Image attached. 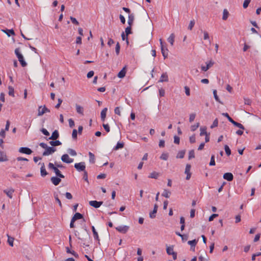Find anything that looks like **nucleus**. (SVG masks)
<instances>
[{
  "label": "nucleus",
  "mask_w": 261,
  "mask_h": 261,
  "mask_svg": "<svg viewBox=\"0 0 261 261\" xmlns=\"http://www.w3.org/2000/svg\"><path fill=\"white\" fill-rule=\"evenodd\" d=\"M83 179L88 183L89 182L88 179V172L86 170L84 171Z\"/></svg>",
  "instance_id": "nucleus-52"
},
{
  "label": "nucleus",
  "mask_w": 261,
  "mask_h": 261,
  "mask_svg": "<svg viewBox=\"0 0 261 261\" xmlns=\"http://www.w3.org/2000/svg\"><path fill=\"white\" fill-rule=\"evenodd\" d=\"M91 228H92V232L93 233V236H94V239L98 241V244H100L99 243L100 240L99 239L98 234V233L96 231V229H95V227L93 226H92Z\"/></svg>",
  "instance_id": "nucleus-24"
},
{
  "label": "nucleus",
  "mask_w": 261,
  "mask_h": 261,
  "mask_svg": "<svg viewBox=\"0 0 261 261\" xmlns=\"http://www.w3.org/2000/svg\"><path fill=\"white\" fill-rule=\"evenodd\" d=\"M8 90H9V92H8L9 95L12 97H14V88L12 86H9L8 87Z\"/></svg>",
  "instance_id": "nucleus-35"
},
{
  "label": "nucleus",
  "mask_w": 261,
  "mask_h": 261,
  "mask_svg": "<svg viewBox=\"0 0 261 261\" xmlns=\"http://www.w3.org/2000/svg\"><path fill=\"white\" fill-rule=\"evenodd\" d=\"M199 126V123H197L196 124L192 125L191 127V130L192 132L195 131Z\"/></svg>",
  "instance_id": "nucleus-50"
},
{
  "label": "nucleus",
  "mask_w": 261,
  "mask_h": 261,
  "mask_svg": "<svg viewBox=\"0 0 261 261\" xmlns=\"http://www.w3.org/2000/svg\"><path fill=\"white\" fill-rule=\"evenodd\" d=\"M48 168L50 169H52L54 170V171L55 172V173H56V175H57V176L58 177H59L60 178H64V175H63L61 171L57 168V167H55V166L54 165V164L51 163H49L48 164Z\"/></svg>",
  "instance_id": "nucleus-2"
},
{
  "label": "nucleus",
  "mask_w": 261,
  "mask_h": 261,
  "mask_svg": "<svg viewBox=\"0 0 261 261\" xmlns=\"http://www.w3.org/2000/svg\"><path fill=\"white\" fill-rule=\"evenodd\" d=\"M107 111L108 109L107 108H105L101 112L100 116L101 119L102 121H104L105 120Z\"/></svg>",
  "instance_id": "nucleus-22"
},
{
  "label": "nucleus",
  "mask_w": 261,
  "mask_h": 261,
  "mask_svg": "<svg viewBox=\"0 0 261 261\" xmlns=\"http://www.w3.org/2000/svg\"><path fill=\"white\" fill-rule=\"evenodd\" d=\"M7 236L8 237V243L9 244V245L11 247L13 246V242L14 240V238L13 237H11L8 234H7Z\"/></svg>",
  "instance_id": "nucleus-28"
},
{
  "label": "nucleus",
  "mask_w": 261,
  "mask_h": 261,
  "mask_svg": "<svg viewBox=\"0 0 261 261\" xmlns=\"http://www.w3.org/2000/svg\"><path fill=\"white\" fill-rule=\"evenodd\" d=\"M67 152L69 154H70L72 156H75L77 154L76 152L71 148L68 149Z\"/></svg>",
  "instance_id": "nucleus-39"
},
{
  "label": "nucleus",
  "mask_w": 261,
  "mask_h": 261,
  "mask_svg": "<svg viewBox=\"0 0 261 261\" xmlns=\"http://www.w3.org/2000/svg\"><path fill=\"white\" fill-rule=\"evenodd\" d=\"M102 201H97L96 200H92L89 202V204L95 208L99 207L102 204Z\"/></svg>",
  "instance_id": "nucleus-9"
},
{
  "label": "nucleus",
  "mask_w": 261,
  "mask_h": 261,
  "mask_svg": "<svg viewBox=\"0 0 261 261\" xmlns=\"http://www.w3.org/2000/svg\"><path fill=\"white\" fill-rule=\"evenodd\" d=\"M46 112H50V110L45 106L39 107L38 116H42Z\"/></svg>",
  "instance_id": "nucleus-4"
},
{
  "label": "nucleus",
  "mask_w": 261,
  "mask_h": 261,
  "mask_svg": "<svg viewBox=\"0 0 261 261\" xmlns=\"http://www.w3.org/2000/svg\"><path fill=\"white\" fill-rule=\"evenodd\" d=\"M218 120L217 118H216L214 120L213 124L211 126V128H213L214 127H216L218 126Z\"/></svg>",
  "instance_id": "nucleus-45"
},
{
  "label": "nucleus",
  "mask_w": 261,
  "mask_h": 261,
  "mask_svg": "<svg viewBox=\"0 0 261 261\" xmlns=\"http://www.w3.org/2000/svg\"><path fill=\"white\" fill-rule=\"evenodd\" d=\"M49 144L53 146H59L62 144L61 142L59 140L51 141Z\"/></svg>",
  "instance_id": "nucleus-31"
},
{
  "label": "nucleus",
  "mask_w": 261,
  "mask_h": 261,
  "mask_svg": "<svg viewBox=\"0 0 261 261\" xmlns=\"http://www.w3.org/2000/svg\"><path fill=\"white\" fill-rule=\"evenodd\" d=\"M56 149L53 147H48L45 149V150L43 152V155L46 156L52 154L56 151Z\"/></svg>",
  "instance_id": "nucleus-5"
},
{
  "label": "nucleus",
  "mask_w": 261,
  "mask_h": 261,
  "mask_svg": "<svg viewBox=\"0 0 261 261\" xmlns=\"http://www.w3.org/2000/svg\"><path fill=\"white\" fill-rule=\"evenodd\" d=\"M77 130L75 129H74L73 130L72 133V137L73 139H76V138H77Z\"/></svg>",
  "instance_id": "nucleus-56"
},
{
  "label": "nucleus",
  "mask_w": 261,
  "mask_h": 261,
  "mask_svg": "<svg viewBox=\"0 0 261 261\" xmlns=\"http://www.w3.org/2000/svg\"><path fill=\"white\" fill-rule=\"evenodd\" d=\"M14 192V190L13 188H10L9 189H6L4 190V193H5L7 195V196L11 199L12 198V195Z\"/></svg>",
  "instance_id": "nucleus-17"
},
{
  "label": "nucleus",
  "mask_w": 261,
  "mask_h": 261,
  "mask_svg": "<svg viewBox=\"0 0 261 261\" xmlns=\"http://www.w3.org/2000/svg\"><path fill=\"white\" fill-rule=\"evenodd\" d=\"M15 54H16L18 61L22 67L27 66V64L24 60L22 55L20 52L19 48H17L15 49Z\"/></svg>",
  "instance_id": "nucleus-1"
},
{
  "label": "nucleus",
  "mask_w": 261,
  "mask_h": 261,
  "mask_svg": "<svg viewBox=\"0 0 261 261\" xmlns=\"http://www.w3.org/2000/svg\"><path fill=\"white\" fill-rule=\"evenodd\" d=\"M168 153H163L162 154L161 156H160V159L165 161L167 160L168 158Z\"/></svg>",
  "instance_id": "nucleus-46"
},
{
  "label": "nucleus",
  "mask_w": 261,
  "mask_h": 261,
  "mask_svg": "<svg viewBox=\"0 0 261 261\" xmlns=\"http://www.w3.org/2000/svg\"><path fill=\"white\" fill-rule=\"evenodd\" d=\"M74 168L79 172L85 171L86 166L85 162H80L74 164Z\"/></svg>",
  "instance_id": "nucleus-3"
},
{
  "label": "nucleus",
  "mask_w": 261,
  "mask_h": 261,
  "mask_svg": "<svg viewBox=\"0 0 261 261\" xmlns=\"http://www.w3.org/2000/svg\"><path fill=\"white\" fill-rule=\"evenodd\" d=\"M50 180L55 186L58 185L61 181V179L59 177L53 176L51 177Z\"/></svg>",
  "instance_id": "nucleus-15"
},
{
  "label": "nucleus",
  "mask_w": 261,
  "mask_h": 261,
  "mask_svg": "<svg viewBox=\"0 0 261 261\" xmlns=\"http://www.w3.org/2000/svg\"><path fill=\"white\" fill-rule=\"evenodd\" d=\"M222 115L225 117H226L228 121L231 123L233 121V120L229 116L228 114L227 113H223Z\"/></svg>",
  "instance_id": "nucleus-47"
},
{
  "label": "nucleus",
  "mask_w": 261,
  "mask_h": 261,
  "mask_svg": "<svg viewBox=\"0 0 261 261\" xmlns=\"http://www.w3.org/2000/svg\"><path fill=\"white\" fill-rule=\"evenodd\" d=\"M218 216V214H214L213 215H212L208 218V221H212L214 220V219L217 217Z\"/></svg>",
  "instance_id": "nucleus-61"
},
{
  "label": "nucleus",
  "mask_w": 261,
  "mask_h": 261,
  "mask_svg": "<svg viewBox=\"0 0 261 261\" xmlns=\"http://www.w3.org/2000/svg\"><path fill=\"white\" fill-rule=\"evenodd\" d=\"M76 110L77 113L82 115H84V109L82 107L80 106L79 105L76 104L75 105Z\"/></svg>",
  "instance_id": "nucleus-25"
},
{
  "label": "nucleus",
  "mask_w": 261,
  "mask_h": 261,
  "mask_svg": "<svg viewBox=\"0 0 261 261\" xmlns=\"http://www.w3.org/2000/svg\"><path fill=\"white\" fill-rule=\"evenodd\" d=\"M224 149L226 152V154L229 156L231 154V150L230 149L229 146L227 145H225L224 146Z\"/></svg>",
  "instance_id": "nucleus-42"
},
{
  "label": "nucleus",
  "mask_w": 261,
  "mask_h": 261,
  "mask_svg": "<svg viewBox=\"0 0 261 261\" xmlns=\"http://www.w3.org/2000/svg\"><path fill=\"white\" fill-rule=\"evenodd\" d=\"M129 227L126 225L124 226H119L116 227V229L119 232L125 233L128 230Z\"/></svg>",
  "instance_id": "nucleus-8"
},
{
  "label": "nucleus",
  "mask_w": 261,
  "mask_h": 261,
  "mask_svg": "<svg viewBox=\"0 0 261 261\" xmlns=\"http://www.w3.org/2000/svg\"><path fill=\"white\" fill-rule=\"evenodd\" d=\"M223 177L225 179L228 181H231L233 179V175L230 172L224 173Z\"/></svg>",
  "instance_id": "nucleus-14"
},
{
  "label": "nucleus",
  "mask_w": 261,
  "mask_h": 261,
  "mask_svg": "<svg viewBox=\"0 0 261 261\" xmlns=\"http://www.w3.org/2000/svg\"><path fill=\"white\" fill-rule=\"evenodd\" d=\"M89 162L91 163L94 164L95 163V156L91 152H89Z\"/></svg>",
  "instance_id": "nucleus-32"
},
{
  "label": "nucleus",
  "mask_w": 261,
  "mask_h": 261,
  "mask_svg": "<svg viewBox=\"0 0 261 261\" xmlns=\"http://www.w3.org/2000/svg\"><path fill=\"white\" fill-rule=\"evenodd\" d=\"M59 134L58 131L57 130H55L53 132L51 137H50L48 138V139L56 140L59 138Z\"/></svg>",
  "instance_id": "nucleus-19"
},
{
  "label": "nucleus",
  "mask_w": 261,
  "mask_h": 261,
  "mask_svg": "<svg viewBox=\"0 0 261 261\" xmlns=\"http://www.w3.org/2000/svg\"><path fill=\"white\" fill-rule=\"evenodd\" d=\"M8 160L6 153L0 150V162H5Z\"/></svg>",
  "instance_id": "nucleus-21"
},
{
  "label": "nucleus",
  "mask_w": 261,
  "mask_h": 261,
  "mask_svg": "<svg viewBox=\"0 0 261 261\" xmlns=\"http://www.w3.org/2000/svg\"><path fill=\"white\" fill-rule=\"evenodd\" d=\"M185 90L186 94L187 96H190V88L188 86H185Z\"/></svg>",
  "instance_id": "nucleus-60"
},
{
  "label": "nucleus",
  "mask_w": 261,
  "mask_h": 261,
  "mask_svg": "<svg viewBox=\"0 0 261 261\" xmlns=\"http://www.w3.org/2000/svg\"><path fill=\"white\" fill-rule=\"evenodd\" d=\"M41 132L45 136L49 135V132L45 128H42L41 129Z\"/></svg>",
  "instance_id": "nucleus-63"
},
{
  "label": "nucleus",
  "mask_w": 261,
  "mask_h": 261,
  "mask_svg": "<svg viewBox=\"0 0 261 261\" xmlns=\"http://www.w3.org/2000/svg\"><path fill=\"white\" fill-rule=\"evenodd\" d=\"M124 147V143L121 142H118L116 146L114 148V149L116 150Z\"/></svg>",
  "instance_id": "nucleus-37"
},
{
  "label": "nucleus",
  "mask_w": 261,
  "mask_h": 261,
  "mask_svg": "<svg viewBox=\"0 0 261 261\" xmlns=\"http://www.w3.org/2000/svg\"><path fill=\"white\" fill-rule=\"evenodd\" d=\"M231 123H232L234 126L240 128V129H245L244 126L241 123L237 122L234 120L231 122Z\"/></svg>",
  "instance_id": "nucleus-33"
},
{
  "label": "nucleus",
  "mask_w": 261,
  "mask_h": 261,
  "mask_svg": "<svg viewBox=\"0 0 261 261\" xmlns=\"http://www.w3.org/2000/svg\"><path fill=\"white\" fill-rule=\"evenodd\" d=\"M171 193L167 190H164L162 195L166 198H169L170 197Z\"/></svg>",
  "instance_id": "nucleus-40"
},
{
  "label": "nucleus",
  "mask_w": 261,
  "mask_h": 261,
  "mask_svg": "<svg viewBox=\"0 0 261 261\" xmlns=\"http://www.w3.org/2000/svg\"><path fill=\"white\" fill-rule=\"evenodd\" d=\"M191 167V166L190 164L186 165L185 173L187 174V180H189L191 176V173L190 172Z\"/></svg>",
  "instance_id": "nucleus-10"
},
{
  "label": "nucleus",
  "mask_w": 261,
  "mask_h": 261,
  "mask_svg": "<svg viewBox=\"0 0 261 261\" xmlns=\"http://www.w3.org/2000/svg\"><path fill=\"white\" fill-rule=\"evenodd\" d=\"M160 44H161V52H162V55L164 57V59H166L168 57V53H167L168 49L166 48V50L164 49L162 39H160Z\"/></svg>",
  "instance_id": "nucleus-7"
},
{
  "label": "nucleus",
  "mask_w": 261,
  "mask_h": 261,
  "mask_svg": "<svg viewBox=\"0 0 261 261\" xmlns=\"http://www.w3.org/2000/svg\"><path fill=\"white\" fill-rule=\"evenodd\" d=\"M39 164L41 165V167L40 168L41 176L42 177H45L46 175H47L48 174V173L45 169L44 163H39Z\"/></svg>",
  "instance_id": "nucleus-13"
},
{
  "label": "nucleus",
  "mask_w": 261,
  "mask_h": 261,
  "mask_svg": "<svg viewBox=\"0 0 261 261\" xmlns=\"http://www.w3.org/2000/svg\"><path fill=\"white\" fill-rule=\"evenodd\" d=\"M167 253L169 255H171L172 252H174L173 247H168L166 249Z\"/></svg>",
  "instance_id": "nucleus-48"
},
{
  "label": "nucleus",
  "mask_w": 261,
  "mask_h": 261,
  "mask_svg": "<svg viewBox=\"0 0 261 261\" xmlns=\"http://www.w3.org/2000/svg\"><path fill=\"white\" fill-rule=\"evenodd\" d=\"M102 126L107 133L110 132V128L108 124H103Z\"/></svg>",
  "instance_id": "nucleus-53"
},
{
  "label": "nucleus",
  "mask_w": 261,
  "mask_h": 261,
  "mask_svg": "<svg viewBox=\"0 0 261 261\" xmlns=\"http://www.w3.org/2000/svg\"><path fill=\"white\" fill-rule=\"evenodd\" d=\"M206 66H201V70L203 71H206L207 70H208L211 67H212L213 65L214 64V62H213L212 60H211L209 61L208 63H206Z\"/></svg>",
  "instance_id": "nucleus-12"
},
{
  "label": "nucleus",
  "mask_w": 261,
  "mask_h": 261,
  "mask_svg": "<svg viewBox=\"0 0 261 261\" xmlns=\"http://www.w3.org/2000/svg\"><path fill=\"white\" fill-rule=\"evenodd\" d=\"M194 158H195L194 150L193 149L191 150L189 152L188 159H189V160H191Z\"/></svg>",
  "instance_id": "nucleus-41"
},
{
  "label": "nucleus",
  "mask_w": 261,
  "mask_h": 261,
  "mask_svg": "<svg viewBox=\"0 0 261 261\" xmlns=\"http://www.w3.org/2000/svg\"><path fill=\"white\" fill-rule=\"evenodd\" d=\"M195 24V21L194 20H192L190 21V24L188 27V29L191 30L192 28H193L194 25Z\"/></svg>",
  "instance_id": "nucleus-57"
},
{
  "label": "nucleus",
  "mask_w": 261,
  "mask_h": 261,
  "mask_svg": "<svg viewBox=\"0 0 261 261\" xmlns=\"http://www.w3.org/2000/svg\"><path fill=\"white\" fill-rule=\"evenodd\" d=\"M126 72V66H125L118 73V77L122 79L125 76Z\"/></svg>",
  "instance_id": "nucleus-16"
},
{
  "label": "nucleus",
  "mask_w": 261,
  "mask_h": 261,
  "mask_svg": "<svg viewBox=\"0 0 261 261\" xmlns=\"http://www.w3.org/2000/svg\"><path fill=\"white\" fill-rule=\"evenodd\" d=\"M159 176V173L156 172H153L148 176L149 178L157 179Z\"/></svg>",
  "instance_id": "nucleus-34"
},
{
  "label": "nucleus",
  "mask_w": 261,
  "mask_h": 261,
  "mask_svg": "<svg viewBox=\"0 0 261 261\" xmlns=\"http://www.w3.org/2000/svg\"><path fill=\"white\" fill-rule=\"evenodd\" d=\"M251 0H245L243 3V7L244 8H246L248 7L249 3H250Z\"/></svg>",
  "instance_id": "nucleus-54"
},
{
  "label": "nucleus",
  "mask_w": 261,
  "mask_h": 261,
  "mask_svg": "<svg viewBox=\"0 0 261 261\" xmlns=\"http://www.w3.org/2000/svg\"><path fill=\"white\" fill-rule=\"evenodd\" d=\"M54 197H55V198L56 201L58 203L60 207H62V204L61 200L59 199V198L58 197V195L57 194H54Z\"/></svg>",
  "instance_id": "nucleus-43"
},
{
  "label": "nucleus",
  "mask_w": 261,
  "mask_h": 261,
  "mask_svg": "<svg viewBox=\"0 0 261 261\" xmlns=\"http://www.w3.org/2000/svg\"><path fill=\"white\" fill-rule=\"evenodd\" d=\"M20 153L27 154H31L32 153V150L28 147H20L19 149Z\"/></svg>",
  "instance_id": "nucleus-11"
},
{
  "label": "nucleus",
  "mask_w": 261,
  "mask_h": 261,
  "mask_svg": "<svg viewBox=\"0 0 261 261\" xmlns=\"http://www.w3.org/2000/svg\"><path fill=\"white\" fill-rule=\"evenodd\" d=\"M83 215L81 214V213H76L74 215L73 217L72 218L73 220H74V221H76V220H79V219H83Z\"/></svg>",
  "instance_id": "nucleus-26"
},
{
  "label": "nucleus",
  "mask_w": 261,
  "mask_h": 261,
  "mask_svg": "<svg viewBox=\"0 0 261 261\" xmlns=\"http://www.w3.org/2000/svg\"><path fill=\"white\" fill-rule=\"evenodd\" d=\"M195 117H196V114L195 113L191 114L190 115L189 121L190 122H193L194 120Z\"/></svg>",
  "instance_id": "nucleus-51"
},
{
  "label": "nucleus",
  "mask_w": 261,
  "mask_h": 261,
  "mask_svg": "<svg viewBox=\"0 0 261 261\" xmlns=\"http://www.w3.org/2000/svg\"><path fill=\"white\" fill-rule=\"evenodd\" d=\"M185 153H186V150H182L179 151L178 152L177 155H176V158H179V159L184 158Z\"/></svg>",
  "instance_id": "nucleus-30"
},
{
  "label": "nucleus",
  "mask_w": 261,
  "mask_h": 261,
  "mask_svg": "<svg viewBox=\"0 0 261 261\" xmlns=\"http://www.w3.org/2000/svg\"><path fill=\"white\" fill-rule=\"evenodd\" d=\"M175 35L173 33H172L168 38V41L171 44V45H173L174 42Z\"/></svg>",
  "instance_id": "nucleus-27"
},
{
  "label": "nucleus",
  "mask_w": 261,
  "mask_h": 261,
  "mask_svg": "<svg viewBox=\"0 0 261 261\" xmlns=\"http://www.w3.org/2000/svg\"><path fill=\"white\" fill-rule=\"evenodd\" d=\"M120 46L119 42H117L115 47V51L117 55H118L120 53Z\"/></svg>",
  "instance_id": "nucleus-44"
},
{
  "label": "nucleus",
  "mask_w": 261,
  "mask_h": 261,
  "mask_svg": "<svg viewBox=\"0 0 261 261\" xmlns=\"http://www.w3.org/2000/svg\"><path fill=\"white\" fill-rule=\"evenodd\" d=\"M2 31L5 33L8 36L10 37L11 35H14L15 32L13 29H6V30H2Z\"/></svg>",
  "instance_id": "nucleus-23"
},
{
  "label": "nucleus",
  "mask_w": 261,
  "mask_h": 261,
  "mask_svg": "<svg viewBox=\"0 0 261 261\" xmlns=\"http://www.w3.org/2000/svg\"><path fill=\"white\" fill-rule=\"evenodd\" d=\"M168 76L167 72L163 73L160 77L159 80L160 82H168Z\"/></svg>",
  "instance_id": "nucleus-20"
},
{
  "label": "nucleus",
  "mask_w": 261,
  "mask_h": 261,
  "mask_svg": "<svg viewBox=\"0 0 261 261\" xmlns=\"http://www.w3.org/2000/svg\"><path fill=\"white\" fill-rule=\"evenodd\" d=\"M215 156L214 155H212L211 158V161L210 162V166H215Z\"/></svg>",
  "instance_id": "nucleus-49"
},
{
  "label": "nucleus",
  "mask_w": 261,
  "mask_h": 261,
  "mask_svg": "<svg viewBox=\"0 0 261 261\" xmlns=\"http://www.w3.org/2000/svg\"><path fill=\"white\" fill-rule=\"evenodd\" d=\"M213 94L215 100L219 103L222 104V102L220 101L218 96L217 95L216 90H213Z\"/></svg>",
  "instance_id": "nucleus-36"
},
{
  "label": "nucleus",
  "mask_w": 261,
  "mask_h": 261,
  "mask_svg": "<svg viewBox=\"0 0 261 261\" xmlns=\"http://www.w3.org/2000/svg\"><path fill=\"white\" fill-rule=\"evenodd\" d=\"M58 103L56 105L55 108L56 109H59L62 102V100L61 98H58Z\"/></svg>",
  "instance_id": "nucleus-62"
},
{
  "label": "nucleus",
  "mask_w": 261,
  "mask_h": 261,
  "mask_svg": "<svg viewBox=\"0 0 261 261\" xmlns=\"http://www.w3.org/2000/svg\"><path fill=\"white\" fill-rule=\"evenodd\" d=\"M190 142L191 143H194L196 141L195 136V135H192L189 138Z\"/></svg>",
  "instance_id": "nucleus-59"
},
{
  "label": "nucleus",
  "mask_w": 261,
  "mask_h": 261,
  "mask_svg": "<svg viewBox=\"0 0 261 261\" xmlns=\"http://www.w3.org/2000/svg\"><path fill=\"white\" fill-rule=\"evenodd\" d=\"M125 33L126 36L132 33L130 26H128L125 29Z\"/></svg>",
  "instance_id": "nucleus-55"
},
{
  "label": "nucleus",
  "mask_w": 261,
  "mask_h": 261,
  "mask_svg": "<svg viewBox=\"0 0 261 261\" xmlns=\"http://www.w3.org/2000/svg\"><path fill=\"white\" fill-rule=\"evenodd\" d=\"M197 241L195 239L192 241H189L188 242V244L191 245V249H192V247H194L193 251L195 250V247L197 244Z\"/></svg>",
  "instance_id": "nucleus-29"
},
{
  "label": "nucleus",
  "mask_w": 261,
  "mask_h": 261,
  "mask_svg": "<svg viewBox=\"0 0 261 261\" xmlns=\"http://www.w3.org/2000/svg\"><path fill=\"white\" fill-rule=\"evenodd\" d=\"M69 121V125L70 127H73L74 126V122L72 119H69L68 120Z\"/></svg>",
  "instance_id": "nucleus-64"
},
{
  "label": "nucleus",
  "mask_w": 261,
  "mask_h": 261,
  "mask_svg": "<svg viewBox=\"0 0 261 261\" xmlns=\"http://www.w3.org/2000/svg\"><path fill=\"white\" fill-rule=\"evenodd\" d=\"M158 208V205L156 204H155L154 205V208H153L152 212H150L149 214L150 218L153 219L155 217V214L157 212Z\"/></svg>",
  "instance_id": "nucleus-18"
},
{
  "label": "nucleus",
  "mask_w": 261,
  "mask_h": 261,
  "mask_svg": "<svg viewBox=\"0 0 261 261\" xmlns=\"http://www.w3.org/2000/svg\"><path fill=\"white\" fill-rule=\"evenodd\" d=\"M180 142V138L179 137L177 136H175L174 137V143L177 144H178Z\"/></svg>",
  "instance_id": "nucleus-58"
},
{
  "label": "nucleus",
  "mask_w": 261,
  "mask_h": 261,
  "mask_svg": "<svg viewBox=\"0 0 261 261\" xmlns=\"http://www.w3.org/2000/svg\"><path fill=\"white\" fill-rule=\"evenodd\" d=\"M200 136H202L203 135H206L208 134L206 132V127H201L200 128Z\"/></svg>",
  "instance_id": "nucleus-38"
},
{
  "label": "nucleus",
  "mask_w": 261,
  "mask_h": 261,
  "mask_svg": "<svg viewBox=\"0 0 261 261\" xmlns=\"http://www.w3.org/2000/svg\"><path fill=\"white\" fill-rule=\"evenodd\" d=\"M61 160L66 163L70 164L73 162V159L69 158L67 154H64L61 156Z\"/></svg>",
  "instance_id": "nucleus-6"
}]
</instances>
